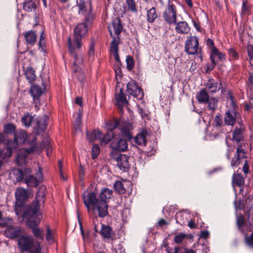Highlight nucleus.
Segmentation results:
<instances>
[{"instance_id":"f257e3e1","label":"nucleus","mask_w":253,"mask_h":253,"mask_svg":"<svg viewBox=\"0 0 253 253\" xmlns=\"http://www.w3.org/2000/svg\"><path fill=\"white\" fill-rule=\"evenodd\" d=\"M91 24L84 22L79 23L74 28V41L70 38L68 39L69 52L71 58L73 59V63H82L84 62V54L80 48L82 46V39L86 34L88 28L87 25Z\"/></svg>"},{"instance_id":"f03ea898","label":"nucleus","mask_w":253,"mask_h":253,"mask_svg":"<svg viewBox=\"0 0 253 253\" xmlns=\"http://www.w3.org/2000/svg\"><path fill=\"white\" fill-rule=\"evenodd\" d=\"M45 190L44 186L39 188L36 197V202H34L22 215L27 219L26 224L29 227L38 225L42 218V215L39 211V207L40 203L44 202Z\"/></svg>"},{"instance_id":"7ed1b4c3","label":"nucleus","mask_w":253,"mask_h":253,"mask_svg":"<svg viewBox=\"0 0 253 253\" xmlns=\"http://www.w3.org/2000/svg\"><path fill=\"white\" fill-rule=\"evenodd\" d=\"M82 197L87 211L89 212L91 210H92L95 216V220H97V216L103 218L108 215V204L103 201H99L94 192L84 191Z\"/></svg>"},{"instance_id":"20e7f679","label":"nucleus","mask_w":253,"mask_h":253,"mask_svg":"<svg viewBox=\"0 0 253 253\" xmlns=\"http://www.w3.org/2000/svg\"><path fill=\"white\" fill-rule=\"evenodd\" d=\"M123 25L121 24V19L116 17L113 19L111 25L108 26V29L113 40L111 42L110 54L112 58H114L115 61L118 63H121L118 55L120 43L119 35L123 30Z\"/></svg>"},{"instance_id":"39448f33","label":"nucleus","mask_w":253,"mask_h":253,"mask_svg":"<svg viewBox=\"0 0 253 253\" xmlns=\"http://www.w3.org/2000/svg\"><path fill=\"white\" fill-rule=\"evenodd\" d=\"M18 245L22 252L42 253L40 243L35 241L32 236H22L18 240Z\"/></svg>"},{"instance_id":"423d86ee","label":"nucleus","mask_w":253,"mask_h":253,"mask_svg":"<svg viewBox=\"0 0 253 253\" xmlns=\"http://www.w3.org/2000/svg\"><path fill=\"white\" fill-rule=\"evenodd\" d=\"M35 142L31 143L32 145L29 149L21 148L17 151L16 161L19 166H22L26 164L27 157L29 154L32 152L39 153L46 146L45 141L44 144L35 143Z\"/></svg>"},{"instance_id":"0eeeda50","label":"nucleus","mask_w":253,"mask_h":253,"mask_svg":"<svg viewBox=\"0 0 253 253\" xmlns=\"http://www.w3.org/2000/svg\"><path fill=\"white\" fill-rule=\"evenodd\" d=\"M78 14L84 17L86 23L92 24L95 19V14L92 13L91 3L89 1L77 0Z\"/></svg>"},{"instance_id":"6e6552de","label":"nucleus","mask_w":253,"mask_h":253,"mask_svg":"<svg viewBox=\"0 0 253 253\" xmlns=\"http://www.w3.org/2000/svg\"><path fill=\"white\" fill-rule=\"evenodd\" d=\"M162 15L164 21L167 24L173 25L176 23L177 18V8L170 0H169Z\"/></svg>"},{"instance_id":"1a4fd4ad","label":"nucleus","mask_w":253,"mask_h":253,"mask_svg":"<svg viewBox=\"0 0 253 253\" xmlns=\"http://www.w3.org/2000/svg\"><path fill=\"white\" fill-rule=\"evenodd\" d=\"M14 141L15 144L19 145L24 144L26 141L29 143H34L37 141L36 137L33 134L28 135L26 131L18 130L14 133Z\"/></svg>"},{"instance_id":"9d476101","label":"nucleus","mask_w":253,"mask_h":253,"mask_svg":"<svg viewBox=\"0 0 253 253\" xmlns=\"http://www.w3.org/2000/svg\"><path fill=\"white\" fill-rule=\"evenodd\" d=\"M110 146L112 148L111 156L116 154V151L124 152L127 149V141L120 135H117L116 137L114 138L110 144Z\"/></svg>"},{"instance_id":"9b49d317","label":"nucleus","mask_w":253,"mask_h":253,"mask_svg":"<svg viewBox=\"0 0 253 253\" xmlns=\"http://www.w3.org/2000/svg\"><path fill=\"white\" fill-rule=\"evenodd\" d=\"M27 191L24 188H18L15 192L16 203L15 211L17 215L20 214L18 209L21 207L25 202L28 198Z\"/></svg>"},{"instance_id":"f8f14e48","label":"nucleus","mask_w":253,"mask_h":253,"mask_svg":"<svg viewBox=\"0 0 253 253\" xmlns=\"http://www.w3.org/2000/svg\"><path fill=\"white\" fill-rule=\"evenodd\" d=\"M199 47L198 39L196 36H190L185 42V51L188 54L193 55L197 52Z\"/></svg>"},{"instance_id":"ddd939ff","label":"nucleus","mask_w":253,"mask_h":253,"mask_svg":"<svg viewBox=\"0 0 253 253\" xmlns=\"http://www.w3.org/2000/svg\"><path fill=\"white\" fill-rule=\"evenodd\" d=\"M127 92L139 100L143 97V92L141 88L138 87L134 81H131L127 84Z\"/></svg>"},{"instance_id":"4468645a","label":"nucleus","mask_w":253,"mask_h":253,"mask_svg":"<svg viewBox=\"0 0 253 253\" xmlns=\"http://www.w3.org/2000/svg\"><path fill=\"white\" fill-rule=\"evenodd\" d=\"M114 154L112 158L117 162V166L123 171H126L129 168L128 158L129 157L125 154Z\"/></svg>"},{"instance_id":"2eb2a0df","label":"nucleus","mask_w":253,"mask_h":253,"mask_svg":"<svg viewBox=\"0 0 253 253\" xmlns=\"http://www.w3.org/2000/svg\"><path fill=\"white\" fill-rule=\"evenodd\" d=\"M118 127H119L123 135L128 139L131 138L132 135L130 133L131 125L130 124H124L121 125L120 121L116 120L114 123L113 129L116 130Z\"/></svg>"},{"instance_id":"dca6fc26","label":"nucleus","mask_w":253,"mask_h":253,"mask_svg":"<svg viewBox=\"0 0 253 253\" xmlns=\"http://www.w3.org/2000/svg\"><path fill=\"white\" fill-rule=\"evenodd\" d=\"M245 151L238 147L236 150V155L231 161V165L232 167H237L241 164L243 163L245 159Z\"/></svg>"},{"instance_id":"f3484780","label":"nucleus","mask_w":253,"mask_h":253,"mask_svg":"<svg viewBox=\"0 0 253 253\" xmlns=\"http://www.w3.org/2000/svg\"><path fill=\"white\" fill-rule=\"evenodd\" d=\"M237 114V111H234V109H228L224 116L225 124L227 126H233L236 122Z\"/></svg>"},{"instance_id":"a211bd4d","label":"nucleus","mask_w":253,"mask_h":253,"mask_svg":"<svg viewBox=\"0 0 253 253\" xmlns=\"http://www.w3.org/2000/svg\"><path fill=\"white\" fill-rule=\"evenodd\" d=\"M32 84L30 88L31 95L33 97L34 100H38L45 90V85L42 83L43 87L42 88L39 85Z\"/></svg>"},{"instance_id":"6ab92c4d","label":"nucleus","mask_w":253,"mask_h":253,"mask_svg":"<svg viewBox=\"0 0 253 253\" xmlns=\"http://www.w3.org/2000/svg\"><path fill=\"white\" fill-rule=\"evenodd\" d=\"M103 239L105 240H113L114 233L112 228L107 225L102 224L101 229L99 231Z\"/></svg>"},{"instance_id":"aec40b11","label":"nucleus","mask_w":253,"mask_h":253,"mask_svg":"<svg viewBox=\"0 0 253 253\" xmlns=\"http://www.w3.org/2000/svg\"><path fill=\"white\" fill-rule=\"evenodd\" d=\"M115 97L118 107L122 111L123 107L128 103L122 88L120 89L119 92L115 94Z\"/></svg>"},{"instance_id":"412c9836","label":"nucleus","mask_w":253,"mask_h":253,"mask_svg":"<svg viewBox=\"0 0 253 253\" xmlns=\"http://www.w3.org/2000/svg\"><path fill=\"white\" fill-rule=\"evenodd\" d=\"M210 59L212 63H216L218 62H223L225 59V54L219 51L217 48L212 51H210Z\"/></svg>"},{"instance_id":"4be33fe9","label":"nucleus","mask_w":253,"mask_h":253,"mask_svg":"<svg viewBox=\"0 0 253 253\" xmlns=\"http://www.w3.org/2000/svg\"><path fill=\"white\" fill-rule=\"evenodd\" d=\"M205 86L211 92H215L222 87V83H218L213 79H210L205 84Z\"/></svg>"},{"instance_id":"5701e85b","label":"nucleus","mask_w":253,"mask_h":253,"mask_svg":"<svg viewBox=\"0 0 253 253\" xmlns=\"http://www.w3.org/2000/svg\"><path fill=\"white\" fill-rule=\"evenodd\" d=\"M175 24V31L179 34H188L190 30V27L189 26L188 23L185 21L176 22Z\"/></svg>"},{"instance_id":"b1692460","label":"nucleus","mask_w":253,"mask_h":253,"mask_svg":"<svg viewBox=\"0 0 253 253\" xmlns=\"http://www.w3.org/2000/svg\"><path fill=\"white\" fill-rule=\"evenodd\" d=\"M47 120V116H44L38 119L36 127V132L38 134L41 133L46 129Z\"/></svg>"},{"instance_id":"393cba45","label":"nucleus","mask_w":253,"mask_h":253,"mask_svg":"<svg viewBox=\"0 0 253 253\" xmlns=\"http://www.w3.org/2000/svg\"><path fill=\"white\" fill-rule=\"evenodd\" d=\"M4 234L8 238H15L21 234V230L18 226H11L5 230Z\"/></svg>"},{"instance_id":"a878e982","label":"nucleus","mask_w":253,"mask_h":253,"mask_svg":"<svg viewBox=\"0 0 253 253\" xmlns=\"http://www.w3.org/2000/svg\"><path fill=\"white\" fill-rule=\"evenodd\" d=\"M130 184L129 181H117L114 184V188L119 193L123 194L126 191V187Z\"/></svg>"},{"instance_id":"bb28decb","label":"nucleus","mask_w":253,"mask_h":253,"mask_svg":"<svg viewBox=\"0 0 253 253\" xmlns=\"http://www.w3.org/2000/svg\"><path fill=\"white\" fill-rule=\"evenodd\" d=\"M23 70L25 72V74L26 78L30 84H33L36 79V74L35 70L30 66L28 67L23 66Z\"/></svg>"},{"instance_id":"cd10ccee","label":"nucleus","mask_w":253,"mask_h":253,"mask_svg":"<svg viewBox=\"0 0 253 253\" xmlns=\"http://www.w3.org/2000/svg\"><path fill=\"white\" fill-rule=\"evenodd\" d=\"M113 191L108 188L102 189L98 198L99 201H103L107 204L109 199L112 197Z\"/></svg>"},{"instance_id":"c85d7f7f","label":"nucleus","mask_w":253,"mask_h":253,"mask_svg":"<svg viewBox=\"0 0 253 253\" xmlns=\"http://www.w3.org/2000/svg\"><path fill=\"white\" fill-rule=\"evenodd\" d=\"M196 98L199 103H205L208 102L210 97L206 89L203 88L197 93Z\"/></svg>"},{"instance_id":"c756f323","label":"nucleus","mask_w":253,"mask_h":253,"mask_svg":"<svg viewBox=\"0 0 253 253\" xmlns=\"http://www.w3.org/2000/svg\"><path fill=\"white\" fill-rule=\"evenodd\" d=\"M26 42L30 45H33L36 42L37 35L35 31L31 30L24 34Z\"/></svg>"},{"instance_id":"7c9ffc66","label":"nucleus","mask_w":253,"mask_h":253,"mask_svg":"<svg viewBox=\"0 0 253 253\" xmlns=\"http://www.w3.org/2000/svg\"><path fill=\"white\" fill-rule=\"evenodd\" d=\"M232 182L233 187H240L244 184V178L241 174L234 173L232 176Z\"/></svg>"},{"instance_id":"2f4dec72","label":"nucleus","mask_w":253,"mask_h":253,"mask_svg":"<svg viewBox=\"0 0 253 253\" xmlns=\"http://www.w3.org/2000/svg\"><path fill=\"white\" fill-rule=\"evenodd\" d=\"M147 134V133L145 131L139 133L135 137L136 143L140 146H145L147 142L146 139Z\"/></svg>"},{"instance_id":"473e14b6","label":"nucleus","mask_w":253,"mask_h":253,"mask_svg":"<svg viewBox=\"0 0 253 253\" xmlns=\"http://www.w3.org/2000/svg\"><path fill=\"white\" fill-rule=\"evenodd\" d=\"M126 11L136 13L138 11L137 4L134 0H125Z\"/></svg>"},{"instance_id":"72a5a7b5","label":"nucleus","mask_w":253,"mask_h":253,"mask_svg":"<svg viewBox=\"0 0 253 253\" xmlns=\"http://www.w3.org/2000/svg\"><path fill=\"white\" fill-rule=\"evenodd\" d=\"M17 147L14 146L11 148L10 147H5L2 150H0V161L2 162L1 159H6L12 155V149L16 150Z\"/></svg>"},{"instance_id":"f704fd0d","label":"nucleus","mask_w":253,"mask_h":253,"mask_svg":"<svg viewBox=\"0 0 253 253\" xmlns=\"http://www.w3.org/2000/svg\"><path fill=\"white\" fill-rule=\"evenodd\" d=\"M72 69L79 80V81L83 84L84 81V72L81 68L77 66V64H73Z\"/></svg>"},{"instance_id":"c9c22d12","label":"nucleus","mask_w":253,"mask_h":253,"mask_svg":"<svg viewBox=\"0 0 253 253\" xmlns=\"http://www.w3.org/2000/svg\"><path fill=\"white\" fill-rule=\"evenodd\" d=\"M158 17V14L155 7H153L147 11V21L149 23H153Z\"/></svg>"},{"instance_id":"e433bc0d","label":"nucleus","mask_w":253,"mask_h":253,"mask_svg":"<svg viewBox=\"0 0 253 253\" xmlns=\"http://www.w3.org/2000/svg\"><path fill=\"white\" fill-rule=\"evenodd\" d=\"M24 181L27 185L30 187H36L39 184L38 180L30 174H26Z\"/></svg>"},{"instance_id":"4c0bfd02","label":"nucleus","mask_w":253,"mask_h":253,"mask_svg":"<svg viewBox=\"0 0 253 253\" xmlns=\"http://www.w3.org/2000/svg\"><path fill=\"white\" fill-rule=\"evenodd\" d=\"M113 128L111 129V130L108 131L107 133L103 137L102 140H101V143L104 144H106L108 143L111 140L113 139H114V138H116L117 136V135L115 134L116 131H113Z\"/></svg>"},{"instance_id":"58836bf2","label":"nucleus","mask_w":253,"mask_h":253,"mask_svg":"<svg viewBox=\"0 0 253 253\" xmlns=\"http://www.w3.org/2000/svg\"><path fill=\"white\" fill-rule=\"evenodd\" d=\"M102 136V134L101 132L98 130H94L90 133H87V138L90 141L100 139Z\"/></svg>"},{"instance_id":"ea45409f","label":"nucleus","mask_w":253,"mask_h":253,"mask_svg":"<svg viewBox=\"0 0 253 253\" xmlns=\"http://www.w3.org/2000/svg\"><path fill=\"white\" fill-rule=\"evenodd\" d=\"M37 8V3L32 0L25 1L23 3V9L27 12H31Z\"/></svg>"},{"instance_id":"a19ab883","label":"nucleus","mask_w":253,"mask_h":253,"mask_svg":"<svg viewBox=\"0 0 253 253\" xmlns=\"http://www.w3.org/2000/svg\"><path fill=\"white\" fill-rule=\"evenodd\" d=\"M31 228H32V232L34 236L37 239L43 241L44 239V236L43 235V229L37 228L36 226Z\"/></svg>"},{"instance_id":"79ce46f5","label":"nucleus","mask_w":253,"mask_h":253,"mask_svg":"<svg viewBox=\"0 0 253 253\" xmlns=\"http://www.w3.org/2000/svg\"><path fill=\"white\" fill-rule=\"evenodd\" d=\"M243 139L242 130L240 128L235 129L233 132V139L237 142H239Z\"/></svg>"},{"instance_id":"37998d69","label":"nucleus","mask_w":253,"mask_h":253,"mask_svg":"<svg viewBox=\"0 0 253 253\" xmlns=\"http://www.w3.org/2000/svg\"><path fill=\"white\" fill-rule=\"evenodd\" d=\"M33 117L29 114H26L21 119V121L23 125L26 126H29L31 125Z\"/></svg>"},{"instance_id":"c03bdc74","label":"nucleus","mask_w":253,"mask_h":253,"mask_svg":"<svg viewBox=\"0 0 253 253\" xmlns=\"http://www.w3.org/2000/svg\"><path fill=\"white\" fill-rule=\"evenodd\" d=\"M208 107L209 109L213 111L215 110L217 106L218 100L214 97H211V98H209L208 102Z\"/></svg>"},{"instance_id":"a18cd8bd","label":"nucleus","mask_w":253,"mask_h":253,"mask_svg":"<svg viewBox=\"0 0 253 253\" xmlns=\"http://www.w3.org/2000/svg\"><path fill=\"white\" fill-rule=\"evenodd\" d=\"M13 174L17 181H21L23 179H25V176L26 175V174H24L21 169H15L13 171Z\"/></svg>"},{"instance_id":"49530a36","label":"nucleus","mask_w":253,"mask_h":253,"mask_svg":"<svg viewBox=\"0 0 253 253\" xmlns=\"http://www.w3.org/2000/svg\"><path fill=\"white\" fill-rule=\"evenodd\" d=\"M228 103L230 106L228 109H234V111H237L238 107L234 101L233 96L230 92L228 93Z\"/></svg>"},{"instance_id":"de8ad7c7","label":"nucleus","mask_w":253,"mask_h":253,"mask_svg":"<svg viewBox=\"0 0 253 253\" xmlns=\"http://www.w3.org/2000/svg\"><path fill=\"white\" fill-rule=\"evenodd\" d=\"M245 223L244 218L242 215H238L236 218V223L238 227V229L241 231L242 232H243V230L242 229L243 226L244 225Z\"/></svg>"},{"instance_id":"09e8293b","label":"nucleus","mask_w":253,"mask_h":253,"mask_svg":"<svg viewBox=\"0 0 253 253\" xmlns=\"http://www.w3.org/2000/svg\"><path fill=\"white\" fill-rule=\"evenodd\" d=\"M46 233L45 235L46 240L50 243L54 242V237L52 231L50 230L49 226H46Z\"/></svg>"},{"instance_id":"8fccbe9b","label":"nucleus","mask_w":253,"mask_h":253,"mask_svg":"<svg viewBox=\"0 0 253 253\" xmlns=\"http://www.w3.org/2000/svg\"><path fill=\"white\" fill-rule=\"evenodd\" d=\"M100 148L98 145L94 144L91 149V157L93 159L97 157L100 153Z\"/></svg>"},{"instance_id":"3c124183","label":"nucleus","mask_w":253,"mask_h":253,"mask_svg":"<svg viewBox=\"0 0 253 253\" xmlns=\"http://www.w3.org/2000/svg\"><path fill=\"white\" fill-rule=\"evenodd\" d=\"M186 236L187 235L185 233H179L175 236L174 241L176 244L181 243L185 239Z\"/></svg>"},{"instance_id":"603ef678","label":"nucleus","mask_w":253,"mask_h":253,"mask_svg":"<svg viewBox=\"0 0 253 253\" xmlns=\"http://www.w3.org/2000/svg\"><path fill=\"white\" fill-rule=\"evenodd\" d=\"M245 242L248 246L253 248V232L250 236L245 234Z\"/></svg>"},{"instance_id":"864d4df0","label":"nucleus","mask_w":253,"mask_h":253,"mask_svg":"<svg viewBox=\"0 0 253 253\" xmlns=\"http://www.w3.org/2000/svg\"><path fill=\"white\" fill-rule=\"evenodd\" d=\"M229 57L232 59H238L239 57V53L233 48H230L228 51Z\"/></svg>"},{"instance_id":"5fc2aeb1","label":"nucleus","mask_w":253,"mask_h":253,"mask_svg":"<svg viewBox=\"0 0 253 253\" xmlns=\"http://www.w3.org/2000/svg\"><path fill=\"white\" fill-rule=\"evenodd\" d=\"M247 51L248 53V57L250 62H253V45L249 44L247 46Z\"/></svg>"},{"instance_id":"6e6d98bb","label":"nucleus","mask_w":253,"mask_h":253,"mask_svg":"<svg viewBox=\"0 0 253 253\" xmlns=\"http://www.w3.org/2000/svg\"><path fill=\"white\" fill-rule=\"evenodd\" d=\"M94 54V45L91 44L89 47V49L88 51V55L89 56V61L92 62L93 56Z\"/></svg>"},{"instance_id":"4d7b16f0","label":"nucleus","mask_w":253,"mask_h":253,"mask_svg":"<svg viewBox=\"0 0 253 253\" xmlns=\"http://www.w3.org/2000/svg\"><path fill=\"white\" fill-rule=\"evenodd\" d=\"M15 129V126L12 124H7L4 126V131L7 133H11Z\"/></svg>"},{"instance_id":"13d9d810","label":"nucleus","mask_w":253,"mask_h":253,"mask_svg":"<svg viewBox=\"0 0 253 253\" xmlns=\"http://www.w3.org/2000/svg\"><path fill=\"white\" fill-rule=\"evenodd\" d=\"M207 45L209 47L210 51H212L217 48L214 44L213 41L211 39H208L206 42Z\"/></svg>"},{"instance_id":"bf43d9fd","label":"nucleus","mask_w":253,"mask_h":253,"mask_svg":"<svg viewBox=\"0 0 253 253\" xmlns=\"http://www.w3.org/2000/svg\"><path fill=\"white\" fill-rule=\"evenodd\" d=\"M39 44V47L41 48L42 50L44 51L45 48V44L44 41V37L43 36V33L42 34L41 36Z\"/></svg>"},{"instance_id":"052dcab7","label":"nucleus","mask_w":253,"mask_h":253,"mask_svg":"<svg viewBox=\"0 0 253 253\" xmlns=\"http://www.w3.org/2000/svg\"><path fill=\"white\" fill-rule=\"evenodd\" d=\"M214 125L216 127H220L222 124V121L219 117L216 116L214 120Z\"/></svg>"},{"instance_id":"680f3d73","label":"nucleus","mask_w":253,"mask_h":253,"mask_svg":"<svg viewBox=\"0 0 253 253\" xmlns=\"http://www.w3.org/2000/svg\"><path fill=\"white\" fill-rule=\"evenodd\" d=\"M78 119L76 123L74 125V127L76 131H78L80 130V125L81 123V115L79 113L78 114Z\"/></svg>"},{"instance_id":"e2e57ef3","label":"nucleus","mask_w":253,"mask_h":253,"mask_svg":"<svg viewBox=\"0 0 253 253\" xmlns=\"http://www.w3.org/2000/svg\"><path fill=\"white\" fill-rule=\"evenodd\" d=\"M244 166L243 168V171H244L245 174H247L249 171V166L248 164V161L247 158H246L244 161H243Z\"/></svg>"},{"instance_id":"0e129e2a","label":"nucleus","mask_w":253,"mask_h":253,"mask_svg":"<svg viewBox=\"0 0 253 253\" xmlns=\"http://www.w3.org/2000/svg\"><path fill=\"white\" fill-rule=\"evenodd\" d=\"M206 73H209L214 68V64H207L204 67Z\"/></svg>"},{"instance_id":"69168bd1","label":"nucleus","mask_w":253,"mask_h":253,"mask_svg":"<svg viewBox=\"0 0 253 253\" xmlns=\"http://www.w3.org/2000/svg\"><path fill=\"white\" fill-rule=\"evenodd\" d=\"M209 236V232L208 231H203L201 232V237L204 239H207Z\"/></svg>"},{"instance_id":"338daca9","label":"nucleus","mask_w":253,"mask_h":253,"mask_svg":"<svg viewBox=\"0 0 253 253\" xmlns=\"http://www.w3.org/2000/svg\"><path fill=\"white\" fill-rule=\"evenodd\" d=\"M126 63H133V57L130 55H127L126 59Z\"/></svg>"},{"instance_id":"774afa93","label":"nucleus","mask_w":253,"mask_h":253,"mask_svg":"<svg viewBox=\"0 0 253 253\" xmlns=\"http://www.w3.org/2000/svg\"><path fill=\"white\" fill-rule=\"evenodd\" d=\"M138 111L139 113L141 115L142 117H146L147 114L143 111L142 108H141L140 107H138Z\"/></svg>"}]
</instances>
